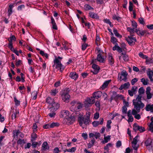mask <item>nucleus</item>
Listing matches in <instances>:
<instances>
[{"label":"nucleus","instance_id":"nucleus-1","mask_svg":"<svg viewBox=\"0 0 153 153\" xmlns=\"http://www.w3.org/2000/svg\"><path fill=\"white\" fill-rule=\"evenodd\" d=\"M76 116L78 117V121L79 125L83 128H84L86 125L89 124L90 121V113H86L85 115V117H86L85 118L83 117L84 114L82 112L78 111L76 113Z\"/></svg>","mask_w":153,"mask_h":153},{"label":"nucleus","instance_id":"nucleus-2","mask_svg":"<svg viewBox=\"0 0 153 153\" xmlns=\"http://www.w3.org/2000/svg\"><path fill=\"white\" fill-rule=\"evenodd\" d=\"M71 106L70 108L71 111L73 112H77L80 110L83 107V104L81 102L73 101L71 102Z\"/></svg>","mask_w":153,"mask_h":153},{"label":"nucleus","instance_id":"nucleus-3","mask_svg":"<svg viewBox=\"0 0 153 153\" xmlns=\"http://www.w3.org/2000/svg\"><path fill=\"white\" fill-rule=\"evenodd\" d=\"M135 100L133 101V105H134V108L132 110V113L133 115H134L140 112V108H143L145 106L143 103L140 104L135 102Z\"/></svg>","mask_w":153,"mask_h":153},{"label":"nucleus","instance_id":"nucleus-4","mask_svg":"<svg viewBox=\"0 0 153 153\" xmlns=\"http://www.w3.org/2000/svg\"><path fill=\"white\" fill-rule=\"evenodd\" d=\"M95 101V99L93 97H87L86 99L84 102L85 106L88 107L91 106V105L94 103Z\"/></svg>","mask_w":153,"mask_h":153},{"label":"nucleus","instance_id":"nucleus-5","mask_svg":"<svg viewBox=\"0 0 153 153\" xmlns=\"http://www.w3.org/2000/svg\"><path fill=\"white\" fill-rule=\"evenodd\" d=\"M61 97L64 102H69L70 95L66 90H64L61 92Z\"/></svg>","mask_w":153,"mask_h":153},{"label":"nucleus","instance_id":"nucleus-6","mask_svg":"<svg viewBox=\"0 0 153 153\" xmlns=\"http://www.w3.org/2000/svg\"><path fill=\"white\" fill-rule=\"evenodd\" d=\"M128 74L126 71H122L121 73L118 74V78L120 80L126 81L127 79Z\"/></svg>","mask_w":153,"mask_h":153},{"label":"nucleus","instance_id":"nucleus-7","mask_svg":"<svg viewBox=\"0 0 153 153\" xmlns=\"http://www.w3.org/2000/svg\"><path fill=\"white\" fill-rule=\"evenodd\" d=\"M70 114L68 111L66 110H62L60 112V116L61 118H63L65 119L70 117Z\"/></svg>","mask_w":153,"mask_h":153},{"label":"nucleus","instance_id":"nucleus-8","mask_svg":"<svg viewBox=\"0 0 153 153\" xmlns=\"http://www.w3.org/2000/svg\"><path fill=\"white\" fill-rule=\"evenodd\" d=\"M49 106L50 111H52V110L56 111L59 108V106L58 103L53 102L50 105H49Z\"/></svg>","mask_w":153,"mask_h":153},{"label":"nucleus","instance_id":"nucleus-9","mask_svg":"<svg viewBox=\"0 0 153 153\" xmlns=\"http://www.w3.org/2000/svg\"><path fill=\"white\" fill-rule=\"evenodd\" d=\"M126 40L129 44L131 45L133 43H134L136 42V39L135 37L130 36L126 38Z\"/></svg>","mask_w":153,"mask_h":153},{"label":"nucleus","instance_id":"nucleus-10","mask_svg":"<svg viewBox=\"0 0 153 153\" xmlns=\"http://www.w3.org/2000/svg\"><path fill=\"white\" fill-rule=\"evenodd\" d=\"M151 88L150 87H148L146 88V94L147 99L148 100L151 99L152 97V95H153L151 93Z\"/></svg>","mask_w":153,"mask_h":153},{"label":"nucleus","instance_id":"nucleus-11","mask_svg":"<svg viewBox=\"0 0 153 153\" xmlns=\"http://www.w3.org/2000/svg\"><path fill=\"white\" fill-rule=\"evenodd\" d=\"M153 141V139L151 138H149L146 140L145 145L147 147H151L152 148L153 146V145L152 144V142Z\"/></svg>","mask_w":153,"mask_h":153},{"label":"nucleus","instance_id":"nucleus-12","mask_svg":"<svg viewBox=\"0 0 153 153\" xmlns=\"http://www.w3.org/2000/svg\"><path fill=\"white\" fill-rule=\"evenodd\" d=\"M111 81V79H109L105 81L102 85L100 87V89L102 90L105 89L108 87V85Z\"/></svg>","mask_w":153,"mask_h":153},{"label":"nucleus","instance_id":"nucleus-13","mask_svg":"<svg viewBox=\"0 0 153 153\" xmlns=\"http://www.w3.org/2000/svg\"><path fill=\"white\" fill-rule=\"evenodd\" d=\"M92 67L94 70L92 71L91 72L94 74H97L99 72L100 69L98 65L94 64L92 65Z\"/></svg>","mask_w":153,"mask_h":153},{"label":"nucleus","instance_id":"nucleus-14","mask_svg":"<svg viewBox=\"0 0 153 153\" xmlns=\"http://www.w3.org/2000/svg\"><path fill=\"white\" fill-rule=\"evenodd\" d=\"M62 44L63 48H61L62 50L64 48L65 50H69L71 48L70 44L65 41L63 42Z\"/></svg>","mask_w":153,"mask_h":153},{"label":"nucleus","instance_id":"nucleus-15","mask_svg":"<svg viewBox=\"0 0 153 153\" xmlns=\"http://www.w3.org/2000/svg\"><path fill=\"white\" fill-rule=\"evenodd\" d=\"M65 120L66 121V123L68 125L72 124L75 121V118L73 117H69Z\"/></svg>","mask_w":153,"mask_h":153},{"label":"nucleus","instance_id":"nucleus-16","mask_svg":"<svg viewBox=\"0 0 153 153\" xmlns=\"http://www.w3.org/2000/svg\"><path fill=\"white\" fill-rule=\"evenodd\" d=\"M102 94V92L100 91H98L95 92L93 93L92 94L93 97L96 99H98L100 98Z\"/></svg>","mask_w":153,"mask_h":153},{"label":"nucleus","instance_id":"nucleus-17","mask_svg":"<svg viewBox=\"0 0 153 153\" xmlns=\"http://www.w3.org/2000/svg\"><path fill=\"white\" fill-rule=\"evenodd\" d=\"M147 74L149 78L151 81H153V70L149 68L147 72Z\"/></svg>","mask_w":153,"mask_h":153},{"label":"nucleus","instance_id":"nucleus-18","mask_svg":"<svg viewBox=\"0 0 153 153\" xmlns=\"http://www.w3.org/2000/svg\"><path fill=\"white\" fill-rule=\"evenodd\" d=\"M119 59L121 61H123V60L125 61H126L128 60V58L127 55L122 53L119 56Z\"/></svg>","mask_w":153,"mask_h":153},{"label":"nucleus","instance_id":"nucleus-19","mask_svg":"<svg viewBox=\"0 0 153 153\" xmlns=\"http://www.w3.org/2000/svg\"><path fill=\"white\" fill-rule=\"evenodd\" d=\"M100 122L98 121H94L92 122V124L94 127H97L100 124H102L103 123V119L102 118H100Z\"/></svg>","mask_w":153,"mask_h":153},{"label":"nucleus","instance_id":"nucleus-20","mask_svg":"<svg viewBox=\"0 0 153 153\" xmlns=\"http://www.w3.org/2000/svg\"><path fill=\"white\" fill-rule=\"evenodd\" d=\"M69 76L71 78L74 80L76 79L78 77V75L74 72H71Z\"/></svg>","mask_w":153,"mask_h":153},{"label":"nucleus","instance_id":"nucleus-21","mask_svg":"<svg viewBox=\"0 0 153 153\" xmlns=\"http://www.w3.org/2000/svg\"><path fill=\"white\" fill-rule=\"evenodd\" d=\"M130 84L128 82L125 83L121 85L120 87L119 88V89L122 90L123 89H126L129 88Z\"/></svg>","mask_w":153,"mask_h":153},{"label":"nucleus","instance_id":"nucleus-22","mask_svg":"<svg viewBox=\"0 0 153 153\" xmlns=\"http://www.w3.org/2000/svg\"><path fill=\"white\" fill-rule=\"evenodd\" d=\"M51 23L52 25V28L53 29L56 30L57 29V27L56 25V24L55 22L54 19L52 17L51 18Z\"/></svg>","mask_w":153,"mask_h":153},{"label":"nucleus","instance_id":"nucleus-23","mask_svg":"<svg viewBox=\"0 0 153 153\" xmlns=\"http://www.w3.org/2000/svg\"><path fill=\"white\" fill-rule=\"evenodd\" d=\"M142 97V95H138L137 97L136 100H133V103L134 101L135 100V102L138 103L139 104H140L141 103H143L141 101Z\"/></svg>","mask_w":153,"mask_h":153},{"label":"nucleus","instance_id":"nucleus-24","mask_svg":"<svg viewBox=\"0 0 153 153\" xmlns=\"http://www.w3.org/2000/svg\"><path fill=\"white\" fill-rule=\"evenodd\" d=\"M97 60L100 62L103 63L104 61V59L102 56V54L99 53L97 55Z\"/></svg>","mask_w":153,"mask_h":153},{"label":"nucleus","instance_id":"nucleus-25","mask_svg":"<svg viewBox=\"0 0 153 153\" xmlns=\"http://www.w3.org/2000/svg\"><path fill=\"white\" fill-rule=\"evenodd\" d=\"M108 62L110 65H112L114 63V59L111 54L109 53L108 55Z\"/></svg>","mask_w":153,"mask_h":153},{"label":"nucleus","instance_id":"nucleus-26","mask_svg":"<svg viewBox=\"0 0 153 153\" xmlns=\"http://www.w3.org/2000/svg\"><path fill=\"white\" fill-rule=\"evenodd\" d=\"M56 68L58 70H59L62 72L64 70V67L61 63L56 65Z\"/></svg>","mask_w":153,"mask_h":153},{"label":"nucleus","instance_id":"nucleus-27","mask_svg":"<svg viewBox=\"0 0 153 153\" xmlns=\"http://www.w3.org/2000/svg\"><path fill=\"white\" fill-rule=\"evenodd\" d=\"M62 59V58L60 56H58L57 58H55L53 61L54 65L61 63V61Z\"/></svg>","mask_w":153,"mask_h":153},{"label":"nucleus","instance_id":"nucleus-28","mask_svg":"<svg viewBox=\"0 0 153 153\" xmlns=\"http://www.w3.org/2000/svg\"><path fill=\"white\" fill-rule=\"evenodd\" d=\"M89 15L90 17L92 18L97 19L99 18L98 15L94 13L90 12L89 13Z\"/></svg>","mask_w":153,"mask_h":153},{"label":"nucleus","instance_id":"nucleus-29","mask_svg":"<svg viewBox=\"0 0 153 153\" xmlns=\"http://www.w3.org/2000/svg\"><path fill=\"white\" fill-rule=\"evenodd\" d=\"M42 149L44 150H47L49 149V147L47 142H45L43 143L42 144Z\"/></svg>","mask_w":153,"mask_h":153},{"label":"nucleus","instance_id":"nucleus-30","mask_svg":"<svg viewBox=\"0 0 153 153\" xmlns=\"http://www.w3.org/2000/svg\"><path fill=\"white\" fill-rule=\"evenodd\" d=\"M37 138V135L34 132H33V133L31 135V141L33 142L36 140Z\"/></svg>","mask_w":153,"mask_h":153},{"label":"nucleus","instance_id":"nucleus-31","mask_svg":"<svg viewBox=\"0 0 153 153\" xmlns=\"http://www.w3.org/2000/svg\"><path fill=\"white\" fill-rule=\"evenodd\" d=\"M136 32L137 35L140 36H143L146 33L145 30H140L136 29Z\"/></svg>","mask_w":153,"mask_h":153},{"label":"nucleus","instance_id":"nucleus-32","mask_svg":"<svg viewBox=\"0 0 153 153\" xmlns=\"http://www.w3.org/2000/svg\"><path fill=\"white\" fill-rule=\"evenodd\" d=\"M95 140L93 139L91 140L90 142L88 144V149L91 148L93 146L95 142Z\"/></svg>","mask_w":153,"mask_h":153},{"label":"nucleus","instance_id":"nucleus-33","mask_svg":"<svg viewBox=\"0 0 153 153\" xmlns=\"http://www.w3.org/2000/svg\"><path fill=\"white\" fill-rule=\"evenodd\" d=\"M146 109L147 111H151L153 110V104L151 105L149 104L146 105Z\"/></svg>","mask_w":153,"mask_h":153},{"label":"nucleus","instance_id":"nucleus-34","mask_svg":"<svg viewBox=\"0 0 153 153\" xmlns=\"http://www.w3.org/2000/svg\"><path fill=\"white\" fill-rule=\"evenodd\" d=\"M113 32L115 35L117 37L120 38H121L122 37V36L118 33L117 30L116 29H114Z\"/></svg>","mask_w":153,"mask_h":153},{"label":"nucleus","instance_id":"nucleus-35","mask_svg":"<svg viewBox=\"0 0 153 153\" xmlns=\"http://www.w3.org/2000/svg\"><path fill=\"white\" fill-rule=\"evenodd\" d=\"M84 9L86 10H94V8L88 4H86L84 6Z\"/></svg>","mask_w":153,"mask_h":153},{"label":"nucleus","instance_id":"nucleus-36","mask_svg":"<svg viewBox=\"0 0 153 153\" xmlns=\"http://www.w3.org/2000/svg\"><path fill=\"white\" fill-rule=\"evenodd\" d=\"M46 102L50 104V105L53 102V100L50 97H48L46 100Z\"/></svg>","mask_w":153,"mask_h":153},{"label":"nucleus","instance_id":"nucleus-37","mask_svg":"<svg viewBox=\"0 0 153 153\" xmlns=\"http://www.w3.org/2000/svg\"><path fill=\"white\" fill-rule=\"evenodd\" d=\"M19 112L18 111L16 110V112L12 115V119H15L17 116L19 115Z\"/></svg>","mask_w":153,"mask_h":153},{"label":"nucleus","instance_id":"nucleus-38","mask_svg":"<svg viewBox=\"0 0 153 153\" xmlns=\"http://www.w3.org/2000/svg\"><path fill=\"white\" fill-rule=\"evenodd\" d=\"M110 140V136H108L106 137H104V140L102 141L103 143L105 144L107 143Z\"/></svg>","mask_w":153,"mask_h":153},{"label":"nucleus","instance_id":"nucleus-39","mask_svg":"<svg viewBox=\"0 0 153 153\" xmlns=\"http://www.w3.org/2000/svg\"><path fill=\"white\" fill-rule=\"evenodd\" d=\"M37 93L36 91H34L32 92L31 95L32 97V99L35 100L37 98Z\"/></svg>","mask_w":153,"mask_h":153},{"label":"nucleus","instance_id":"nucleus-40","mask_svg":"<svg viewBox=\"0 0 153 153\" xmlns=\"http://www.w3.org/2000/svg\"><path fill=\"white\" fill-rule=\"evenodd\" d=\"M139 95H141L143 94L145 92V90L142 87L140 88L138 91Z\"/></svg>","mask_w":153,"mask_h":153},{"label":"nucleus","instance_id":"nucleus-41","mask_svg":"<svg viewBox=\"0 0 153 153\" xmlns=\"http://www.w3.org/2000/svg\"><path fill=\"white\" fill-rule=\"evenodd\" d=\"M112 19L114 20H117L118 22H119L121 21V18L118 16H117L115 14H114L112 16Z\"/></svg>","mask_w":153,"mask_h":153},{"label":"nucleus","instance_id":"nucleus-42","mask_svg":"<svg viewBox=\"0 0 153 153\" xmlns=\"http://www.w3.org/2000/svg\"><path fill=\"white\" fill-rule=\"evenodd\" d=\"M111 41L113 44H116L117 42V39L114 36H112L111 37Z\"/></svg>","mask_w":153,"mask_h":153},{"label":"nucleus","instance_id":"nucleus-43","mask_svg":"<svg viewBox=\"0 0 153 153\" xmlns=\"http://www.w3.org/2000/svg\"><path fill=\"white\" fill-rule=\"evenodd\" d=\"M134 28H131V27H128L127 28L128 30L131 33H132L134 32H136V29Z\"/></svg>","mask_w":153,"mask_h":153},{"label":"nucleus","instance_id":"nucleus-44","mask_svg":"<svg viewBox=\"0 0 153 153\" xmlns=\"http://www.w3.org/2000/svg\"><path fill=\"white\" fill-rule=\"evenodd\" d=\"M148 79H145L144 78H143L141 79V81L143 83V84L144 85H146L148 84Z\"/></svg>","mask_w":153,"mask_h":153},{"label":"nucleus","instance_id":"nucleus-45","mask_svg":"<svg viewBox=\"0 0 153 153\" xmlns=\"http://www.w3.org/2000/svg\"><path fill=\"white\" fill-rule=\"evenodd\" d=\"M51 125V128H53L55 126H58L59 125V124L57 122L54 123L53 122L51 123H50Z\"/></svg>","mask_w":153,"mask_h":153},{"label":"nucleus","instance_id":"nucleus-46","mask_svg":"<svg viewBox=\"0 0 153 153\" xmlns=\"http://www.w3.org/2000/svg\"><path fill=\"white\" fill-rule=\"evenodd\" d=\"M104 22L108 24L111 27H112L113 26L111 22L109 19H105L104 20Z\"/></svg>","mask_w":153,"mask_h":153},{"label":"nucleus","instance_id":"nucleus-47","mask_svg":"<svg viewBox=\"0 0 153 153\" xmlns=\"http://www.w3.org/2000/svg\"><path fill=\"white\" fill-rule=\"evenodd\" d=\"M51 112L50 113L48 114V115L51 117H55V116L56 114V113H55V111H54L53 110H52V111H51Z\"/></svg>","mask_w":153,"mask_h":153},{"label":"nucleus","instance_id":"nucleus-48","mask_svg":"<svg viewBox=\"0 0 153 153\" xmlns=\"http://www.w3.org/2000/svg\"><path fill=\"white\" fill-rule=\"evenodd\" d=\"M58 92L57 90L53 89L51 90V95L55 96Z\"/></svg>","mask_w":153,"mask_h":153},{"label":"nucleus","instance_id":"nucleus-49","mask_svg":"<svg viewBox=\"0 0 153 153\" xmlns=\"http://www.w3.org/2000/svg\"><path fill=\"white\" fill-rule=\"evenodd\" d=\"M20 132L19 130H15L13 131V136L15 137L17 136L18 134H19Z\"/></svg>","mask_w":153,"mask_h":153},{"label":"nucleus","instance_id":"nucleus-50","mask_svg":"<svg viewBox=\"0 0 153 153\" xmlns=\"http://www.w3.org/2000/svg\"><path fill=\"white\" fill-rule=\"evenodd\" d=\"M132 145L133 149L136 151H137L138 147V145L137 143H132Z\"/></svg>","mask_w":153,"mask_h":153},{"label":"nucleus","instance_id":"nucleus-51","mask_svg":"<svg viewBox=\"0 0 153 153\" xmlns=\"http://www.w3.org/2000/svg\"><path fill=\"white\" fill-rule=\"evenodd\" d=\"M153 62L152 59L151 58H147L146 60V62L147 64H150Z\"/></svg>","mask_w":153,"mask_h":153},{"label":"nucleus","instance_id":"nucleus-52","mask_svg":"<svg viewBox=\"0 0 153 153\" xmlns=\"http://www.w3.org/2000/svg\"><path fill=\"white\" fill-rule=\"evenodd\" d=\"M139 128V126L137 125V124L134 123V124L133 129L135 131H138Z\"/></svg>","mask_w":153,"mask_h":153},{"label":"nucleus","instance_id":"nucleus-53","mask_svg":"<svg viewBox=\"0 0 153 153\" xmlns=\"http://www.w3.org/2000/svg\"><path fill=\"white\" fill-rule=\"evenodd\" d=\"M76 150V148L75 147H73L70 149H68V152H74Z\"/></svg>","mask_w":153,"mask_h":153},{"label":"nucleus","instance_id":"nucleus-54","mask_svg":"<svg viewBox=\"0 0 153 153\" xmlns=\"http://www.w3.org/2000/svg\"><path fill=\"white\" fill-rule=\"evenodd\" d=\"M14 99L15 105L17 106L19 105L20 104V101L18 100L16 97H14Z\"/></svg>","mask_w":153,"mask_h":153},{"label":"nucleus","instance_id":"nucleus-55","mask_svg":"<svg viewBox=\"0 0 153 153\" xmlns=\"http://www.w3.org/2000/svg\"><path fill=\"white\" fill-rule=\"evenodd\" d=\"M137 87L136 86H134L132 87L131 89V90L130 91L134 93V94H135L136 92V91L137 89Z\"/></svg>","mask_w":153,"mask_h":153},{"label":"nucleus","instance_id":"nucleus-56","mask_svg":"<svg viewBox=\"0 0 153 153\" xmlns=\"http://www.w3.org/2000/svg\"><path fill=\"white\" fill-rule=\"evenodd\" d=\"M127 108L126 107L124 106H123L122 108V112L123 114H126L127 113Z\"/></svg>","mask_w":153,"mask_h":153},{"label":"nucleus","instance_id":"nucleus-57","mask_svg":"<svg viewBox=\"0 0 153 153\" xmlns=\"http://www.w3.org/2000/svg\"><path fill=\"white\" fill-rule=\"evenodd\" d=\"M129 10L130 11H131L133 10V4L131 2H129Z\"/></svg>","mask_w":153,"mask_h":153},{"label":"nucleus","instance_id":"nucleus-58","mask_svg":"<svg viewBox=\"0 0 153 153\" xmlns=\"http://www.w3.org/2000/svg\"><path fill=\"white\" fill-rule=\"evenodd\" d=\"M94 137L96 139H97L100 137V134L99 133L95 132L94 133Z\"/></svg>","mask_w":153,"mask_h":153},{"label":"nucleus","instance_id":"nucleus-59","mask_svg":"<svg viewBox=\"0 0 153 153\" xmlns=\"http://www.w3.org/2000/svg\"><path fill=\"white\" fill-rule=\"evenodd\" d=\"M111 123V121L110 120H108L107 121V127L108 128L110 129L111 128V126L110 125Z\"/></svg>","mask_w":153,"mask_h":153},{"label":"nucleus","instance_id":"nucleus-60","mask_svg":"<svg viewBox=\"0 0 153 153\" xmlns=\"http://www.w3.org/2000/svg\"><path fill=\"white\" fill-rule=\"evenodd\" d=\"M132 26L134 28L136 29L137 27V23L134 21H132Z\"/></svg>","mask_w":153,"mask_h":153},{"label":"nucleus","instance_id":"nucleus-61","mask_svg":"<svg viewBox=\"0 0 153 153\" xmlns=\"http://www.w3.org/2000/svg\"><path fill=\"white\" fill-rule=\"evenodd\" d=\"M88 45L86 43H84L82 45V49L83 51L85 50L87 48Z\"/></svg>","mask_w":153,"mask_h":153},{"label":"nucleus","instance_id":"nucleus-62","mask_svg":"<svg viewBox=\"0 0 153 153\" xmlns=\"http://www.w3.org/2000/svg\"><path fill=\"white\" fill-rule=\"evenodd\" d=\"M43 128L45 129L49 128H51V127L50 123L47 124H45L43 126Z\"/></svg>","mask_w":153,"mask_h":153},{"label":"nucleus","instance_id":"nucleus-63","mask_svg":"<svg viewBox=\"0 0 153 153\" xmlns=\"http://www.w3.org/2000/svg\"><path fill=\"white\" fill-rule=\"evenodd\" d=\"M139 56L140 57L143 59L147 58V57L146 56L143 55V54L141 52H140L139 53Z\"/></svg>","mask_w":153,"mask_h":153},{"label":"nucleus","instance_id":"nucleus-64","mask_svg":"<svg viewBox=\"0 0 153 153\" xmlns=\"http://www.w3.org/2000/svg\"><path fill=\"white\" fill-rule=\"evenodd\" d=\"M82 136L85 140L86 139L88 138V134L86 133H82Z\"/></svg>","mask_w":153,"mask_h":153}]
</instances>
